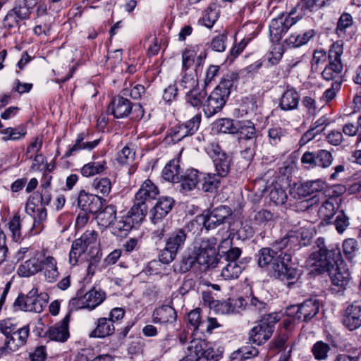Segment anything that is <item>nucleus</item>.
<instances>
[{
    "mask_svg": "<svg viewBox=\"0 0 361 361\" xmlns=\"http://www.w3.org/2000/svg\"><path fill=\"white\" fill-rule=\"evenodd\" d=\"M300 97L296 88L288 85L279 99V107L284 111L298 109Z\"/></svg>",
    "mask_w": 361,
    "mask_h": 361,
    "instance_id": "nucleus-30",
    "label": "nucleus"
},
{
    "mask_svg": "<svg viewBox=\"0 0 361 361\" xmlns=\"http://www.w3.org/2000/svg\"><path fill=\"white\" fill-rule=\"evenodd\" d=\"M342 133L348 136L357 137V143L361 142V116L359 115L356 124L353 123H347L343 125L342 128Z\"/></svg>",
    "mask_w": 361,
    "mask_h": 361,
    "instance_id": "nucleus-59",
    "label": "nucleus"
},
{
    "mask_svg": "<svg viewBox=\"0 0 361 361\" xmlns=\"http://www.w3.org/2000/svg\"><path fill=\"white\" fill-rule=\"evenodd\" d=\"M205 87H200L199 84L191 90H188L185 93V101L193 107H202L204 109V103L207 97V92Z\"/></svg>",
    "mask_w": 361,
    "mask_h": 361,
    "instance_id": "nucleus-40",
    "label": "nucleus"
},
{
    "mask_svg": "<svg viewBox=\"0 0 361 361\" xmlns=\"http://www.w3.org/2000/svg\"><path fill=\"white\" fill-rule=\"evenodd\" d=\"M268 197L269 200L276 205L284 204L288 197L285 189L278 183L272 185Z\"/></svg>",
    "mask_w": 361,
    "mask_h": 361,
    "instance_id": "nucleus-50",
    "label": "nucleus"
},
{
    "mask_svg": "<svg viewBox=\"0 0 361 361\" xmlns=\"http://www.w3.org/2000/svg\"><path fill=\"white\" fill-rule=\"evenodd\" d=\"M228 39L227 32H224L214 36L211 42L208 43L209 48L214 51L224 52L226 48V42Z\"/></svg>",
    "mask_w": 361,
    "mask_h": 361,
    "instance_id": "nucleus-60",
    "label": "nucleus"
},
{
    "mask_svg": "<svg viewBox=\"0 0 361 361\" xmlns=\"http://www.w3.org/2000/svg\"><path fill=\"white\" fill-rule=\"evenodd\" d=\"M330 350L331 347L329 344L322 341H317L311 348V353L314 359L318 361L326 360L328 358Z\"/></svg>",
    "mask_w": 361,
    "mask_h": 361,
    "instance_id": "nucleus-54",
    "label": "nucleus"
},
{
    "mask_svg": "<svg viewBox=\"0 0 361 361\" xmlns=\"http://www.w3.org/2000/svg\"><path fill=\"white\" fill-rule=\"evenodd\" d=\"M0 332L16 342L17 345L23 347L26 345L30 336V325L19 327L14 318H6L0 321Z\"/></svg>",
    "mask_w": 361,
    "mask_h": 361,
    "instance_id": "nucleus-13",
    "label": "nucleus"
},
{
    "mask_svg": "<svg viewBox=\"0 0 361 361\" xmlns=\"http://www.w3.org/2000/svg\"><path fill=\"white\" fill-rule=\"evenodd\" d=\"M288 338V332H285L280 329L277 335L269 343L270 350L276 352H281L286 350Z\"/></svg>",
    "mask_w": 361,
    "mask_h": 361,
    "instance_id": "nucleus-58",
    "label": "nucleus"
},
{
    "mask_svg": "<svg viewBox=\"0 0 361 361\" xmlns=\"http://www.w3.org/2000/svg\"><path fill=\"white\" fill-rule=\"evenodd\" d=\"M215 238L203 239L195 245L193 250L184 255L180 262L179 271L186 273L190 270L204 272L216 267L215 257Z\"/></svg>",
    "mask_w": 361,
    "mask_h": 361,
    "instance_id": "nucleus-2",
    "label": "nucleus"
},
{
    "mask_svg": "<svg viewBox=\"0 0 361 361\" xmlns=\"http://www.w3.org/2000/svg\"><path fill=\"white\" fill-rule=\"evenodd\" d=\"M343 53V43L341 41H336L330 46L328 51V63L322 72V77L324 80L343 83V65L341 61Z\"/></svg>",
    "mask_w": 361,
    "mask_h": 361,
    "instance_id": "nucleus-4",
    "label": "nucleus"
},
{
    "mask_svg": "<svg viewBox=\"0 0 361 361\" xmlns=\"http://www.w3.org/2000/svg\"><path fill=\"white\" fill-rule=\"evenodd\" d=\"M177 313L171 305H162L157 307L152 313V322L160 324H173L176 322Z\"/></svg>",
    "mask_w": 361,
    "mask_h": 361,
    "instance_id": "nucleus-32",
    "label": "nucleus"
},
{
    "mask_svg": "<svg viewBox=\"0 0 361 361\" xmlns=\"http://www.w3.org/2000/svg\"><path fill=\"white\" fill-rule=\"evenodd\" d=\"M106 298L104 290L100 288L93 286L89 290L82 287L77 290L76 295L69 301L68 309L70 312L79 309L93 310L100 305Z\"/></svg>",
    "mask_w": 361,
    "mask_h": 361,
    "instance_id": "nucleus-5",
    "label": "nucleus"
},
{
    "mask_svg": "<svg viewBox=\"0 0 361 361\" xmlns=\"http://www.w3.org/2000/svg\"><path fill=\"white\" fill-rule=\"evenodd\" d=\"M343 250L345 257L351 260L358 250V243L354 238H348L343 242Z\"/></svg>",
    "mask_w": 361,
    "mask_h": 361,
    "instance_id": "nucleus-64",
    "label": "nucleus"
},
{
    "mask_svg": "<svg viewBox=\"0 0 361 361\" xmlns=\"http://www.w3.org/2000/svg\"><path fill=\"white\" fill-rule=\"evenodd\" d=\"M48 300L47 293H38V289L33 288L27 295L19 294L13 306L25 312L41 313L47 307Z\"/></svg>",
    "mask_w": 361,
    "mask_h": 361,
    "instance_id": "nucleus-10",
    "label": "nucleus"
},
{
    "mask_svg": "<svg viewBox=\"0 0 361 361\" xmlns=\"http://www.w3.org/2000/svg\"><path fill=\"white\" fill-rule=\"evenodd\" d=\"M209 307L214 308L216 313L221 314L239 312L238 310L235 309L231 300L223 301L213 300L212 302H209Z\"/></svg>",
    "mask_w": 361,
    "mask_h": 361,
    "instance_id": "nucleus-56",
    "label": "nucleus"
},
{
    "mask_svg": "<svg viewBox=\"0 0 361 361\" xmlns=\"http://www.w3.org/2000/svg\"><path fill=\"white\" fill-rule=\"evenodd\" d=\"M135 152L128 146H125L117 154L116 160L120 165L130 164L135 159Z\"/></svg>",
    "mask_w": 361,
    "mask_h": 361,
    "instance_id": "nucleus-62",
    "label": "nucleus"
},
{
    "mask_svg": "<svg viewBox=\"0 0 361 361\" xmlns=\"http://www.w3.org/2000/svg\"><path fill=\"white\" fill-rule=\"evenodd\" d=\"M341 198L338 195H332L326 199L319 209V215L322 218V223L331 224L332 219L336 214L340 204Z\"/></svg>",
    "mask_w": 361,
    "mask_h": 361,
    "instance_id": "nucleus-29",
    "label": "nucleus"
},
{
    "mask_svg": "<svg viewBox=\"0 0 361 361\" xmlns=\"http://www.w3.org/2000/svg\"><path fill=\"white\" fill-rule=\"evenodd\" d=\"M77 203L82 211L95 214L101 211L106 203V200L101 196L81 190L78 195Z\"/></svg>",
    "mask_w": 361,
    "mask_h": 361,
    "instance_id": "nucleus-21",
    "label": "nucleus"
},
{
    "mask_svg": "<svg viewBox=\"0 0 361 361\" xmlns=\"http://www.w3.org/2000/svg\"><path fill=\"white\" fill-rule=\"evenodd\" d=\"M342 324L353 331L361 326V300H355L348 305L341 315Z\"/></svg>",
    "mask_w": 361,
    "mask_h": 361,
    "instance_id": "nucleus-22",
    "label": "nucleus"
},
{
    "mask_svg": "<svg viewBox=\"0 0 361 361\" xmlns=\"http://www.w3.org/2000/svg\"><path fill=\"white\" fill-rule=\"evenodd\" d=\"M302 19L292 8L288 13H282L269 23V38L273 44L278 43L289 28Z\"/></svg>",
    "mask_w": 361,
    "mask_h": 361,
    "instance_id": "nucleus-9",
    "label": "nucleus"
},
{
    "mask_svg": "<svg viewBox=\"0 0 361 361\" xmlns=\"http://www.w3.org/2000/svg\"><path fill=\"white\" fill-rule=\"evenodd\" d=\"M326 187V183L321 179L309 180L300 183H295L293 188L294 198L302 199L313 195L315 192H322Z\"/></svg>",
    "mask_w": 361,
    "mask_h": 361,
    "instance_id": "nucleus-27",
    "label": "nucleus"
},
{
    "mask_svg": "<svg viewBox=\"0 0 361 361\" xmlns=\"http://www.w3.org/2000/svg\"><path fill=\"white\" fill-rule=\"evenodd\" d=\"M125 215L119 216L111 226V233L117 237H126L130 231L135 228Z\"/></svg>",
    "mask_w": 361,
    "mask_h": 361,
    "instance_id": "nucleus-42",
    "label": "nucleus"
},
{
    "mask_svg": "<svg viewBox=\"0 0 361 361\" xmlns=\"http://www.w3.org/2000/svg\"><path fill=\"white\" fill-rule=\"evenodd\" d=\"M202 121L201 114H195L185 122H179L169 130L168 135L173 142H178L186 137L192 136L198 130Z\"/></svg>",
    "mask_w": 361,
    "mask_h": 361,
    "instance_id": "nucleus-18",
    "label": "nucleus"
},
{
    "mask_svg": "<svg viewBox=\"0 0 361 361\" xmlns=\"http://www.w3.org/2000/svg\"><path fill=\"white\" fill-rule=\"evenodd\" d=\"M68 309V312L63 317V319L59 323L54 326H49L45 333V336L48 337L51 341L65 342L69 338L68 324L71 319V314Z\"/></svg>",
    "mask_w": 361,
    "mask_h": 361,
    "instance_id": "nucleus-28",
    "label": "nucleus"
},
{
    "mask_svg": "<svg viewBox=\"0 0 361 361\" xmlns=\"http://www.w3.org/2000/svg\"><path fill=\"white\" fill-rule=\"evenodd\" d=\"M241 254L242 250L237 247H231L226 251L221 250V248H219V251L216 252L215 249L216 267L219 264H224L226 262L239 263L240 262H238V260Z\"/></svg>",
    "mask_w": 361,
    "mask_h": 361,
    "instance_id": "nucleus-41",
    "label": "nucleus"
},
{
    "mask_svg": "<svg viewBox=\"0 0 361 361\" xmlns=\"http://www.w3.org/2000/svg\"><path fill=\"white\" fill-rule=\"evenodd\" d=\"M224 264L221 275L225 280L238 279L245 268V264L243 262L239 263L226 262Z\"/></svg>",
    "mask_w": 361,
    "mask_h": 361,
    "instance_id": "nucleus-45",
    "label": "nucleus"
},
{
    "mask_svg": "<svg viewBox=\"0 0 361 361\" xmlns=\"http://www.w3.org/2000/svg\"><path fill=\"white\" fill-rule=\"evenodd\" d=\"M98 233L94 230H87L79 238L72 243L69 252V263L72 266L78 264L80 257L85 253L87 250L92 248L96 244Z\"/></svg>",
    "mask_w": 361,
    "mask_h": 361,
    "instance_id": "nucleus-15",
    "label": "nucleus"
},
{
    "mask_svg": "<svg viewBox=\"0 0 361 361\" xmlns=\"http://www.w3.org/2000/svg\"><path fill=\"white\" fill-rule=\"evenodd\" d=\"M201 181V172L197 169L190 168L182 172L176 183L181 193L186 194L200 185Z\"/></svg>",
    "mask_w": 361,
    "mask_h": 361,
    "instance_id": "nucleus-26",
    "label": "nucleus"
},
{
    "mask_svg": "<svg viewBox=\"0 0 361 361\" xmlns=\"http://www.w3.org/2000/svg\"><path fill=\"white\" fill-rule=\"evenodd\" d=\"M99 224L103 226H112L116 220V208L114 204H109L97 216Z\"/></svg>",
    "mask_w": 361,
    "mask_h": 361,
    "instance_id": "nucleus-46",
    "label": "nucleus"
},
{
    "mask_svg": "<svg viewBox=\"0 0 361 361\" xmlns=\"http://www.w3.org/2000/svg\"><path fill=\"white\" fill-rule=\"evenodd\" d=\"M28 207H35V203L38 204L41 207H45L48 206L51 200V190H42L41 192H34L32 195H30L28 198Z\"/></svg>",
    "mask_w": 361,
    "mask_h": 361,
    "instance_id": "nucleus-48",
    "label": "nucleus"
},
{
    "mask_svg": "<svg viewBox=\"0 0 361 361\" xmlns=\"http://www.w3.org/2000/svg\"><path fill=\"white\" fill-rule=\"evenodd\" d=\"M235 134L238 135V140L240 144L242 145L244 141H250L255 145L257 130L255 123L250 120L238 121Z\"/></svg>",
    "mask_w": 361,
    "mask_h": 361,
    "instance_id": "nucleus-31",
    "label": "nucleus"
},
{
    "mask_svg": "<svg viewBox=\"0 0 361 361\" xmlns=\"http://www.w3.org/2000/svg\"><path fill=\"white\" fill-rule=\"evenodd\" d=\"M314 251L310 255L312 265L318 267L319 273L327 272L332 284L345 288L350 279V274L347 264L342 259L338 247H326L324 238H318L313 246Z\"/></svg>",
    "mask_w": 361,
    "mask_h": 361,
    "instance_id": "nucleus-1",
    "label": "nucleus"
},
{
    "mask_svg": "<svg viewBox=\"0 0 361 361\" xmlns=\"http://www.w3.org/2000/svg\"><path fill=\"white\" fill-rule=\"evenodd\" d=\"M268 142L271 145L278 146L288 135L287 130L280 126H273L269 128Z\"/></svg>",
    "mask_w": 361,
    "mask_h": 361,
    "instance_id": "nucleus-52",
    "label": "nucleus"
},
{
    "mask_svg": "<svg viewBox=\"0 0 361 361\" xmlns=\"http://www.w3.org/2000/svg\"><path fill=\"white\" fill-rule=\"evenodd\" d=\"M202 45L197 44L186 47L182 53V72H186L195 63V59Z\"/></svg>",
    "mask_w": 361,
    "mask_h": 361,
    "instance_id": "nucleus-44",
    "label": "nucleus"
},
{
    "mask_svg": "<svg viewBox=\"0 0 361 361\" xmlns=\"http://www.w3.org/2000/svg\"><path fill=\"white\" fill-rule=\"evenodd\" d=\"M25 209L28 214L33 215V226L40 224L44 222L47 217V209L44 207L39 206L38 204L35 203V207H28V201L26 204Z\"/></svg>",
    "mask_w": 361,
    "mask_h": 361,
    "instance_id": "nucleus-55",
    "label": "nucleus"
},
{
    "mask_svg": "<svg viewBox=\"0 0 361 361\" xmlns=\"http://www.w3.org/2000/svg\"><path fill=\"white\" fill-rule=\"evenodd\" d=\"M223 177L216 173L201 172V190L207 193L216 194L220 188Z\"/></svg>",
    "mask_w": 361,
    "mask_h": 361,
    "instance_id": "nucleus-35",
    "label": "nucleus"
},
{
    "mask_svg": "<svg viewBox=\"0 0 361 361\" xmlns=\"http://www.w3.org/2000/svg\"><path fill=\"white\" fill-rule=\"evenodd\" d=\"M42 271L40 259L37 255L22 263L18 268V274L21 277H30Z\"/></svg>",
    "mask_w": 361,
    "mask_h": 361,
    "instance_id": "nucleus-39",
    "label": "nucleus"
},
{
    "mask_svg": "<svg viewBox=\"0 0 361 361\" xmlns=\"http://www.w3.org/2000/svg\"><path fill=\"white\" fill-rule=\"evenodd\" d=\"M238 121L231 118H222L214 123V128L219 133L235 134Z\"/></svg>",
    "mask_w": 361,
    "mask_h": 361,
    "instance_id": "nucleus-49",
    "label": "nucleus"
},
{
    "mask_svg": "<svg viewBox=\"0 0 361 361\" xmlns=\"http://www.w3.org/2000/svg\"><path fill=\"white\" fill-rule=\"evenodd\" d=\"M20 348L13 340L8 338L0 332V353L2 355L16 352Z\"/></svg>",
    "mask_w": 361,
    "mask_h": 361,
    "instance_id": "nucleus-61",
    "label": "nucleus"
},
{
    "mask_svg": "<svg viewBox=\"0 0 361 361\" xmlns=\"http://www.w3.org/2000/svg\"><path fill=\"white\" fill-rule=\"evenodd\" d=\"M38 4L39 0H16L13 8L4 18V27L8 30L18 27L21 21L30 18Z\"/></svg>",
    "mask_w": 361,
    "mask_h": 361,
    "instance_id": "nucleus-8",
    "label": "nucleus"
},
{
    "mask_svg": "<svg viewBox=\"0 0 361 361\" xmlns=\"http://www.w3.org/2000/svg\"><path fill=\"white\" fill-rule=\"evenodd\" d=\"M125 310L121 307L113 308L109 317H99L95 322V328L89 334L90 338H104L115 332L114 324L121 321L125 315Z\"/></svg>",
    "mask_w": 361,
    "mask_h": 361,
    "instance_id": "nucleus-12",
    "label": "nucleus"
},
{
    "mask_svg": "<svg viewBox=\"0 0 361 361\" xmlns=\"http://www.w3.org/2000/svg\"><path fill=\"white\" fill-rule=\"evenodd\" d=\"M355 32L356 26L353 16L347 12H343L338 19L335 33L341 39L340 41L343 43V40L349 41L352 39Z\"/></svg>",
    "mask_w": 361,
    "mask_h": 361,
    "instance_id": "nucleus-25",
    "label": "nucleus"
},
{
    "mask_svg": "<svg viewBox=\"0 0 361 361\" xmlns=\"http://www.w3.org/2000/svg\"><path fill=\"white\" fill-rule=\"evenodd\" d=\"M257 229V228L254 226L251 218L249 216V219H245L241 222V226L237 231V235L239 239L245 240L251 238Z\"/></svg>",
    "mask_w": 361,
    "mask_h": 361,
    "instance_id": "nucleus-57",
    "label": "nucleus"
},
{
    "mask_svg": "<svg viewBox=\"0 0 361 361\" xmlns=\"http://www.w3.org/2000/svg\"><path fill=\"white\" fill-rule=\"evenodd\" d=\"M331 0H300L293 8L302 18L330 4Z\"/></svg>",
    "mask_w": 361,
    "mask_h": 361,
    "instance_id": "nucleus-33",
    "label": "nucleus"
},
{
    "mask_svg": "<svg viewBox=\"0 0 361 361\" xmlns=\"http://www.w3.org/2000/svg\"><path fill=\"white\" fill-rule=\"evenodd\" d=\"M219 18V11L216 9L215 4H211L204 11L202 18L199 20V23L202 24L207 28H212L216 21Z\"/></svg>",
    "mask_w": 361,
    "mask_h": 361,
    "instance_id": "nucleus-51",
    "label": "nucleus"
},
{
    "mask_svg": "<svg viewBox=\"0 0 361 361\" xmlns=\"http://www.w3.org/2000/svg\"><path fill=\"white\" fill-rule=\"evenodd\" d=\"M180 161L177 159L170 160L162 170V178L169 182L176 183L180 176Z\"/></svg>",
    "mask_w": 361,
    "mask_h": 361,
    "instance_id": "nucleus-43",
    "label": "nucleus"
},
{
    "mask_svg": "<svg viewBox=\"0 0 361 361\" xmlns=\"http://www.w3.org/2000/svg\"><path fill=\"white\" fill-rule=\"evenodd\" d=\"M147 210L148 207L146 202H140L135 200L133 205L125 216L135 226H137L145 219Z\"/></svg>",
    "mask_w": 361,
    "mask_h": 361,
    "instance_id": "nucleus-36",
    "label": "nucleus"
},
{
    "mask_svg": "<svg viewBox=\"0 0 361 361\" xmlns=\"http://www.w3.org/2000/svg\"><path fill=\"white\" fill-rule=\"evenodd\" d=\"M232 214V209L228 206L220 205L212 210L204 211L197 218L207 230H210L226 223Z\"/></svg>",
    "mask_w": 361,
    "mask_h": 361,
    "instance_id": "nucleus-17",
    "label": "nucleus"
},
{
    "mask_svg": "<svg viewBox=\"0 0 361 361\" xmlns=\"http://www.w3.org/2000/svg\"><path fill=\"white\" fill-rule=\"evenodd\" d=\"M257 98L254 95L245 97L240 105L242 116L253 114L257 109Z\"/></svg>",
    "mask_w": 361,
    "mask_h": 361,
    "instance_id": "nucleus-63",
    "label": "nucleus"
},
{
    "mask_svg": "<svg viewBox=\"0 0 361 361\" xmlns=\"http://www.w3.org/2000/svg\"><path fill=\"white\" fill-rule=\"evenodd\" d=\"M279 255L278 252L274 249L264 247H262L255 255V259L259 267L269 270L272 269V265L275 263L276 257Z\"/></svg>",
    "mask_w": 361,
    "mask_h": 361,
    "instance_id": "nucleus-34",
    "label": "nucleus"
},
{
    "mask_svg": "<svg viewBox=\"0 0 361 361\" xmlns=\"http://www.w3.org/2000/svg\"><path fill=\"white\" fill-rule=\"evenodd\" d=\"M332 154L326 149L305 152L301 157V163L306 169L320 167L326 169L329 167L333 161Z\"/></svg>",
    "mask_w": 361,
    "mask_h": 361,
    "instance_id": "nucleus-19",
    "label": "nucleus"
},
{
    "mask_svg": "<svg viewBox=\"0 0 361 361\" xmlns=\"http://www.w3.org/2000/svg\"><path fill=\"white\" fill-rule=\"evenodd\" d=\"M189 231L185 228H176L166 239L165 247L161 250L159 257L164 264L173 262L178 252L182 250L188 238Z\"/></svg>",
    "mask_w": 361,
    "mask_h": 361,
    "instance_id": "nucleus-7",
    "label": "nucleus"
},
{
    "mask_svg": "<svg viewBox=\"0 0 361 361\" xmlns=\"http://www.w3.org/2000/svg\"><path fill=\"white\" fill-rule=\"evenodd\" d=\"M280 312H271L264 314L249 332V341L257 345H260L267 341L272 336L275 325L281 320Z\"/></svg>",
    "mask_w": 361,
    "mask_h": 361,
    "instance_id": "nucleus-6",
    "label": "nucleus"
},
{
    "mask_svg": "<svg viewBox=\"0 0 361 361\" xmlns=\"http://www.w3.org/2000/svg\"><path fill=\"white\" fill-rule=\"evenodd\" d=\"M159 193L158 187L151 180L147 179L136 192L135 200L140 202H146L147 200H154Z\"/></svg>",
    "mask_w": 361,
    "mask_h": 361,
    "instance_id": "nucleus-38",
    "label": "nucleus"
},
{
    "mask_svg": "<svg viewBox=\"0 0 361 361\" xmlns=\"http://www.w3.org/2000/svg\"><path fill=\"white\" fill-rule=\"evenodd\" d=\"M319 310V302L318 299L310 298L305 300L299 305H292L288 307L289 314H295L294 317L298 321L305 322H310L317 314Z\"/></svg>",
    "mask_w": 361,
    "mask_h": 361,
    "instance_id": "nucleus-20",
    "label": "nucleus"
},
{
    "mask_svg": "<svg viewBox=\"0 0 361 361\" xmlns=\"http://www.w3.org/2000/svg\"><path fill=\"white\" fill-rule=\"evenodd\" d=\"M133 108V104L121 92L112 98L108 106L107 112L115 118H123L130 114Z\"/></svg>",
    "mask_w": 361,
    "mask_h": 361,
    "instance_id": "nucleus-23",
    "label": "nucleus"
},
{
    "mask_svg": "<svg viewBox=\"0 0 361 361\" xmlns=\"http://www.w3.org/2000/svg\"><path fill=\"white\" fill-rule=\"evenodd\" d=\"M250 217L251 218L254 226L257 228L270 226L274 223L276 219V216L274 213L266 209L254 211Z\"/></svg>",
    "mask_w": 361,
    "mask_h": 361,
    "instance_id": "nucleus-37",
    "label": "nucleus"
},
{
    "mask_svg": "<svg viewBox=\"0 0 361 361\" xmlns=\"http://www.w3.org/2000/svg\"><path fill=\"white\" fill-rule=\"evenodd\" d=\"M92 188L103 197H107L112 188V182L107 177L96 178L92 183Z\"/></svg>",
    "mask_w": 361,
    "mask_h": 361,
    "instance_id": "nucleus-53",
    "label": "nucleus"
},
{
    "mask_svg": "<svg viewBox=\"0 0 361 361\" xmlns=\"http://www.w3.org/2000/svg\"><path fill=\"white\" fill-rule=\"evenodd\" d=\"M175 200L170 196L159 197L149 211V219L154 224L161 222L173 209Z\"/></svg>",
    "mask_w": 361,
    "mask_h": 361,
    "instance_id": "nucleus-24",
    "label": "nucleus"
},
{
    "mask_svg": "<svg viewBox=\"0 0 361 361\" xmlns=\"http://www.w3.org/2000/svg\"><path fill=\"white\" fill-rule=\"evenodd\" d=\"M107 169L106 161H91L85 164L80 169V173L84 177H91L104 172Z\"/></svg>",
    "mask_w": 361,
    "mask_h": 361,
    "instance_id": "nucleus-47",
    "label": "nucleus"
},
{
    "mask_svg": "<svg viewBox=\"0 0 361 361\" xmlns=\"http://www.w3.org/2000/svg\"><path fill=\"white\" fill-rule=\"evenodd\" d=\"M187 350L195 354V361H219L223 355V350L221 348L210 346L200 339L191 341Z\"/></svg>",
    "mask_w": 361,
    "mask_h": 361,
    "instance_id": "nucleus-16",
    "label": "nucleus"
},
{
    "mask_svg": "<svg viewBox=\"0 0 361 361\" xmlns=\"http://www.w3.org/2000/svg\"><path fill=\"white\" fill-rule=\"evenodd\" d=\"M239 73L230 72L221 78L219 85L207 97L204 104V113L207 118L220 112L226 105L231 91L238 83Z\"/></svg>",
    "mask_w": 361,
    "mask_h": 361,
    "instance_id": "nucleus-3",
    "label": "nucleus"
},
{
    "mask_svg": "<svg viewBox=\"0 0 361 361\" xmlns=\"http://www.w3.org/2000/svg\"><path fill=\"white\" fill-rule=\"evenodd\" d=\"M206 152L212 159L216 173L226 178L231 170L233 161L231 156L225 152L216 142H210Z\"/></svg>",
    "mask_w": 361,
    "mask_h": 361,
    "instance_id": "nucleus-14",
    "label": "nucleus"
},
{
    "mask_svg": "<svg viewBox=\"0 0 361 361\" xmlns=\"http://www.w3.org/2000/svg\"><path fill=\"white\" fill-rule=\"evenodd\" d=\"M298 275V269L292 262L291 255L287 252H280L272 265L270 276L281 281H290L296 280Z\"/></svg>",
    "mask_w": 361,
    "mask_h": 361,
    "instance_id": "nucleus-11",
    "label": "nucleus"
}]
</instances>
